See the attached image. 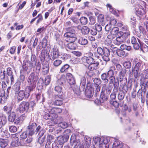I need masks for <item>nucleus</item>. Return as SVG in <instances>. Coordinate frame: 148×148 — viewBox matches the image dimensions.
<instances>
[{"mask_svg": "<svg viewBox=\"0 0 148 148\" xmlns=\"http://www.w3.org/2000/svg\"><path fill=\"white\" fill-rule=\"evenodd\" d=\"M83 62L84 63H86L89 64L93 63L95 61L94 59L91 56H84L82 58Z\"/></svg>", "mask_w": 148, "mask_h": 148, "instance_id": "14", "label": "nucleus"}, {"mask_svg": "<svg viewBox=\"0 0 148 148\" xmlns=\"http://www.w3.org/2000/svg\"><path fill=\"white\" fill-rule=\"evenodd\" d=\"M111 33L114 35L118 34V36H119V34L120 32H119V29L118 27H114L112 29Z\"/></svg>", "mask_w": 148, "mask_h": 148, "instance_id": "39", "label": "nucleus"}, {"mask_svg": "<svg viewBox=\"0 0 148 148\" xmlns=\"http://www.w3.org/2000/svg\"><path fill=\"white\" fill-rule=\"evenodd\" d=\"M66 45V47L69 49L71 50L75 49L76 48L75 44L74 42H69Z\"/></svg>", "mask_w": 148, "mask_h": 148, "instance_id": "32", "label": "nucleus"}, {"mask_svg": "<svg viewBox=\"0 0 148 148\" xmlns=\"http://www.w3.org/2000/svg\"><path fill=\"white\" fill-rule=\"evenodd\" d=\"M86 84V78L84 77H82L81 79V82L79 88H78V87L76 86V88H75V89H73V92L77 94H79L80 92L84 90L85 88Z\"/></svg>", "mask_w": 148, "mask_h": 148, "instance_id": "5", "label": "nucleus"}, {"mask_svg": "<svg viewBox=\"0 0 148 148\" xmlns=\"http://www.w3.org/2000/svg\"><path fill=\"white\" fill-rule=\"evenodd\" d=\"M47 142L52 143H54L55 141L54 137L53 135H48L47 138Z\"/></svg>", "mask_w": 148, "mask_h": 148, "instance_id": "37", "label": "nucleus"}, {"mask_svg": "<svg viewBox=\"0 0 148 148\" xmlns=\"http://www.w3.org/2000/svg\"><path fill=\"white\" fill-rule=\"evenodd\" d=\"M63 100L57 99L53 103V104L56 106H61L63 103Z\"/></svg>", "mask_w": 148, "mask_h": 148, "instance_id": "44", "label": "nucleus"}, {"mask_svg": "<svg viewBox=\"0 0 148 148\" xmlns=\"http://www.w3.org/2000/svg\"><path fill=\"white\" fill-rule=\"evenodd\" d=\"M99 64L98 62L95 61L93 63L89 64L88 66V69L90 71L95 70L97 69Z\"/></svg>", "mask_w": 148, "mask_h": 148, "instance_id": "21", "label": "nucleus"}, {"mask_svg": "<svg viewBox=\"0 0 148 148\" xmlns=\"http://www.w3.org/2000/svg\"><path fill=\"white\" fill-rule=\"evenodd\" d=\"M97 32H101L102 29V27L100 24H96L94 26Z\"/></svg>", "mask_w": 148, "mask_h": 148, "instance_id": "59", "label": "nucleus"}, {"mask_svg": "<svg viewBox=\"0 0 148 148\" xmlns=\"http://www.w3.org/2000/svg\"><path fill=\"white\" fill-rule=\"evenodd\" d=\"M36 97L37 101H39L40 103L42 102H43L44 101V99L43 95H41L40 94H37L36 95Z\"/></svg>", "mask_w": 148, "mask_h": 148, "instance_id": "42", "label": "nucleus"}, {"mask_svg": "<svg viewBox=\"0 0 148 148\" xmlns=\"http://www.w3.org/2000/svg\"><path fill=\"white\" fill-rule=\"evenodd\" d=\"M48 38V36H45L44 38L43 39L42 44L43 47L44 46L45 47H46L47 46V39Z\"/></svg>", "mask_w": 148, "mask_h": 148, "instance_id": "46", "label": "nucleus"}, {"mask_svg": "<svg viewBox=\"0 0 148 148\" xmlns=\"http://www.w3.org/2000/svg\"><path fill=\"white\" fill-rule=\"evenodd\" d=\"M78 43L81 45H87L88 41L84 37H80L78 41Z\"/></svg>", "mask_w": 148, "mask_h": 148, "instance_id": "27", "label": "nucleus"}, {"mask_svg": "<svg viewBox=\"0 0 148 148\" xmlns=\"http://www.w3.org/2000/svg\"><path fill=\"white\" fill-rule=\"evenodd\" d=\"M13 141L12 142L11 145L12 146L16 147L21 145V143L22 142L20 140V141L19 142V139L17 137H15L13 138Z\"/></svg>", "mask_w": 148, "mask_h": 148, "instance_id": "23", "label": "nucleus"}, {"mask_svg": "<svg viewBox=\"0 0 148 148\" xmlns=\"http://www.w3.org/2000/svg\"><path fill=\"white\" fill-rule=\"evenodd\" d=\"M89 32L91 34L94 36L96 35L97 33V31L94 26L91 27Z\"/></svg>", "mask_w": 148, "mask_h": 148, "instance_id": "48", "label": "nucleus"}, {"mask_svg": "<svg viewBox=\"0 0 148 148\" xmlns=\"http://www.w3.org/2000/svg\"><path fill=\"white\" fill-rule=\"evenodd\" d=\"M64 36L66 38V41L69 42H74L77 39L76 34L65 33Z\"/></svg>", "mask_w": 148, "mask_h": 148, "instance_id": "9", "label": "nucleus"}, {"mask_svg": "<svg viewBox=\"0 0 148 148\" xmlns=\"http://www.w3.org/2000/svg\"><path fill=\"white\" fill-rule=\"evenodd\" d=\"M9 130L12 132H15L17 130V127L14 125H12L9 127Z\"/></svg>", "mask_w": 148, "mask_h": 148, "instance_id": "62", "label": "nucleus"}, {"mask_svg": "<svg viewBox=\"0 0 148 148\" xmlns=\"http://www.w3.org/2000/svg\"><path fill=\"white\" fill-rule=\"evenodd\" d=\"M29 103L25 101H22L19 106V110L21 112L23 113L24 111L27 112L29 110Z\"/></svg>", "mask_w": 148, "mask_h": 148, "instance_id": "12", "label": "nucleus"}, {"mask_svg": "<svg viewBox=\"0 0 148 148\" xmlns=\"http://www.w3.org/2000/svg\"><path fill=\"white\" fill-rule=\"evenodd\" d=\"M130 19L131 23L133 25V27H134L136 23V19L135 18L134 16H131Z\"/></svg>", "mask_w": 148, "mask_h": 148, "instance_id": "64", "label": "nucleus"}, {"mask_svg": "<svg viewBox=\"0 0 148 148\" xmlns=\"http://www.w3.org/2000/svg\"><path fill=\"white\" fill-rule=\"evenodd\" d=\"M124 92L120 91L118 94V98L119 100H122L124 99Z\"/></svg>", "mask_w": 148, "mask_h": 148, "instance_id": "52", "label": "nucleus"}, {"mask_svg": "<svg viewBox=\"0 0 148 148\" xmlns=\"http://www.w3.org/2000/svg\"><path fill=\"white\" fill-rule=\"evenodd\" d=\"M55 98L56 99H60L63 100L64 98V95L62 92H58L57 95H55Z\"/></svg>", "mask_w": 148, "mask_h": 148, "instance_id": "38", "label": "nucleus"}, {"mask_svg": "<svg viewBox=\"0 0 148 148\" xmlns=\"http://www.w3.org/2000/svg\"><path fill=\"white\" fill-rule=\"evenodd\" d=\"M101 87L99 86H95V88H94L95 90V95L96 96L99 95L100 90Z\"/></svg>", "mask_w": 148, "mask_h": 148, "instance_id": "49", "label": "nucleus"}, {"mask_svg": "<svg viewBox=\"0 0 148 148\" xmlns=\"http://www.w3.org/2000/svg\"><path fill=\"white\" fill-rule=\"evenodd\" d=\"M27 133L26 131L24 132L21 135L20 140L21 142L24 141V140L27 137Z\"/></svg>", "mask_w": 148, "mask_h": 148, "instance_id": "43", "label": "nucleus"}, {"mask_svg": "<svg viewBox=\"0 0 148 148\" xmlns=\"http://www.w3.org/2000/svg\"><path fill=\"white\" fill-rule=\"evenodd\" d=\"M115 67L114 66H111L110 68V69L107 73V75L109 76L114 77L113 76L114 74V71L115 70Z\"/></svg>", "mask_w": 148, "mask_h": 148, "instance_id": "28", "label": "nucleus"}, {"mask_svg": "<svg viewBox=\"0 0 148 148\" xmlns=\"http://www.w3.org/2000/svg\"><path fill=\"white\" fill-rule=\"evenodd\" d=\"M108 76L106 73H103L101 75V78L104 82V83L107 84L109 80L108 79Z\"/></svg>", "mask_w": 148, "mask_h": 148, "instance_id": "33", "label": "nucleus"}, {"mask_svg": "<svg viewBox=\"0 0 148 148\" xmlns=\"http://www.w3.org/2000/svg\"><path fill=\"white\" fill-rule=\"evenodd\" d=\"M126 70L125 69H123L120 71L119 73L120 79H122L124 77L126 74Z\"/></svg>", "mask_w": 148, "mask_h": 148, "instance_id": "40", "label": "nucleus"}, {"mask_svg": "<svg viewBox=\"0 0 148 148\" xmlns=\"http://www.w3.org/2000/svg\"><path fill=\"white\" fill-rule=\"evenodd\" d=\"M45 56L43 54V53H42L41 57L40 58L41 61L42 62V68H49V62L46 60H45Z\"/></svg>", "mask_w": 148, "mask_h": 148, "instance_id": "16", "label": "nucleus"}, {"mask_svg": "<svg viewBox=\"0 0 148 148\" xmlns=\"http://www.w3.org/2000/svg\"><path fill=\"white\" fill-rule=\"evenodd\" d=\"M59 57L62 59L66 60L69 59L71 57V56L69 54L64 52H61L60 53Z\"/></svg>", "mask_w": 148, "mask_h": 148, "instance_id": "24", "label": "nucleus"}, {"mask_svg": "<svg viewBox=\"0 0 148 148\" xmlns=\"http://www.w3.org/2000/svg\"><path fill=\"white\" fill-rule=\"evenodd\" d=\"M143 91L142 88L139 89L137 92V96L139 99H142L143 98Z\"/></svg>", "mask_w": 148, "mask_h": 148, "instance_id": "56", "label": "nucleus"}, {"mask_svg": "<svg viewBox=\"0 0 148 148\" xmlns=\"http://www.w3.org/2000/svg\"><path fill=\"white\" fill-rule=\"evenodd\" d=\"M50 55L49 56L50 59L51 60H54L58 58L59 56L60 53L59 52L58 49L54 47L52 49Z\"/></svg>", "mask_w": 148, "mask_h": 148, "instance_id": "8", "label": "nucleus"}, {"mask_svg": "<svg viewBox=\"0 0 148 148\" xmlns=\"http://www.w3.org/2000/svg\"><path fill=\"white\" fill-rule=\"evenodd\" d=\"M80 21L81 23L82 24L86 25L88 22L87 19L85 17H82L80 18Z\"/></svg>", "mask_w": 148, "mask_h": 148, "instance_id": "51", "label": "nucleus"}, {"mask_svg": "<svg viewBox=\"0 0 148 148\" xmlns=\"http://www.w3.org/2000/svg\"><path fill=\"white\" fill-rule=\"evenodd\" d=\"M70 65L67 64H65L62 65L60 68V72L61 73H66L67 72L69 69Z\"/></svg>", "mask_w": 148, "mask_h": 148, "instance_id": "26", "label": "nucleus"}, {"mask_svg": "<svg viewBox=\"0 0 148 148\" xmlns=\"http://www.w3.org/2000/svg\"><path fill=\"white\" fill-rule=\"evenodd\" d=\"M26 66L27 69L28 67H32L34 68V70L36 69V72L38 73L39 72L40 68L41 65L40 62H36V58L35 54H32L31 57V62L27 61H26V62L23 64V67H25Z\"/></svg>", "mask_w": 148, "mask_h": 148, "instance_id": "2", "label": "nucleus"}, {"mask_svg": "<svg viewBox=\"0 0 148 148\" xmlns=\"http://www.w3.org/2000/svg\"><path fill=\"white\" fill-rule=\"evenodd\" d=\"M94 90L92 87L86 88L85 91V95L86 97L90 98L93 95Z\"/></svg>", "mask_w": 148, "mask_h": 148, "instance_id": "15", "label": "nucleus"}, {"mask_svg": "<svg viewBox=\"0 0 148 148\" xmlns=\"http://www.w3.org/2000/svg\"><path fill=\"white\" fill-rule=\"evenodd\" d=\"M85 143L87 145V147L89 146L91 143V139L88 136H86L84 138Z\"/></svg>", "mask_w": 148, "mask_h": 148, "instance_id": "47", "label": "nucleus"}, {"mask_svg": "<svg viewBox=\"0 0 148 148\" xmlns=\"http://www.w3.org/2000/svg\"><path fill=\"white\" fill-rule=\"evenodd\" d=\"M62 63V61L61 60L57 59L54 61L53 64L55 66L57 67L60 66Z\"/></svg>", "mask_w": 148, "mask_h": 148, "instance_id": "45", "label": "nucleus"}, {"mask_svg": "<svg viewBox=\"0 0 148 148\" xmlns=\"http://www.w3.org/2000/svg\"><path fill=\"white\" fill-rule=\"evenodd\" d=\"M62 111L61 108H53L50 110V112L51 114V116H55L57 114L60 113Z\"/></svg>", "mask_w": 148, "mask_h": 148, "instance_id": "17", "label": "nucleus"}, {"mask_svg": "<svg viewBox=\"0 0 148 148\" xmlns=\"http://www.w3.org/2000/svg\"><path fill=\"white\" fill-rule=\"evenodd\" d=\"M132 70L133 75L135 78H136L139 76L140 74L139 72L140 70L138 69L135 66L134 67L133 66L132 68Z\"/></svg>", "mask_w": 148, "mask_h": 148, "instance_id": "25", "label": "nucleus"}, {"mask_svg": "<svg viewBox=\"0 0 148 148\" xmlns=\"http://www.w3.org/2000/svg\"><path fill=\"white\" fill-rule=\"evenodd\" d=\"M6 121L7 119L5 115L2 113H0V128L6 124Z\"/></svg>", "mask_w": 148, "mask_h": 148, "instance_id": "19", "label": "nucleus"}, {"mask_svg": "<svg viewBox=\"0 0 148 148\" xmlns=\"http://www.w3.org/2000/svg\"><path fill=\"white\" fill-rule=\"evenodd\" d=\"M123 65L125 69H130L131 67V63L130 61L127 60L123 63Z\"/></svg>", "mask_w": 148, "mask_h": 148, "instance_id": "34", "label": "nucleus"}, {"mask_svg": "<svg viewBox=\"0 0 148 148\" xmlns=\"http://www.w3.org/2000/svg\"><path fill=\"white\" fill-rule=\"evenodd\" d=\"M21 82H17L14 85V90L15 91V94L18 92L20 89Z\"/></svg>", "mask_w": 148, "mask_h": 148, "instance_id": "29", "label": "nucleus"}, {"mask_svg": "<svg viewBox=\"0 0 148 148\" xmlns=\"http://www.w3.org/2000/svg\"><path fill=\"white\" fill-rule=\"evenodd\" d=\"M62 86H60V85H56L55 87V91L58 92H62Z\"/></svg>", "mask_w": 148, "mask_h": 148, "instance_id": "60", "label": "nucleus"}, {"mask_svg": "<svg viewBox=\"0 0 148 148\" xmlns=\"http://www.w3.org/2000/svg\"><path fill=\"white\" fill-rule=\"evenodd\" d=\"M46 111L47 112H45L44 116V118L45 119H50L49 121H51V119L53 118L54 116H53V117L51 116V114L50 112V110L49 111L46 110Z\"/></svg>", "mask_w": 148, "mask_h": 148, "instance_id": "31", "label": "nucleus"}, {"mask_svg": "<svg viewBox=\"0 0 148 148\" xmlns=\"http://www.w3.org/2000/svg\"><path fill=\"white\" fill-rule=\"evenodd\" d=\"M90 29L88 27L84 26L82 27L81 32L83 34H87L89 32Z\"/></svg>", "mask_w": 148, "mask_h": 148, "instance_id": "35", "label": "nucleus"}, {"mask_svg": "<svg viewBox=\"0 0 148 148\" xmlns=\"http://www.w3.org/2000/svg\"><path fill=\"white\" fill-rule=\"evenodd\" d=\"M63 118L62 117L59 116H58L57 115L53 116V119L51 120V121H48V124L50 125L53 126L54 125L59 123V124L60 123V122L63 121Z\"/></svg>", "mask_w": 148, "mask_h": 148, "instance_id": "10", "label": "nucleus"}, {"mask_svg": "<svg viewBox=\"0 0 148 148\" xmlns=\"http://www.w3.org/2000/svg\"><path fill=\"white\" fill-rule=\"evenodd\" d=\"M51 77L49 76H47L45 79V84L46 85H48L50 82Z\"/></svg>", "mask_w": 148, "mask_h": 148, "instance_id": "63", "label": "nucleus"}, {"mask_svg": "<svg viewBox=\"0 0 148 148\" xmlns=\"http://www.w3.org/2000/svg\"><path fill=\"white\" fill-rule=\"evenodd\" d=\"M71 132V130L69 129H67L65 131V133L66 134H64L63 136H60L58 137V143L60 145H62L68 140L70 133Z\"/></svg>", "mask_w": 148, "mask_h": 148, "instance_id": "6", "label": "nucleus"}, {"mask_svg": "<svg viewBox=\"0 0 148 148\" xmlns=\"http://www.w3.org/2000/svg\"><path fill=\"white\" fill-rule=\"evenodd\" d=\"M135 9L137 15L140 18V19H143L144 17L142 16L145 15V12L143 7L140 5H138V7H136Z\"/></svg>", "mask_w": 148, "mask_h": 148, "instance_id": "11", "label": "nucleus"}, {"mask_svg": "<svg viewBox=\"0 0 148 148\" xmlns=\"http://www.w3.org/2000/svg\"><path fill=\"white\" fill-rule=\"evenodd\" d=\"M38 79V76H35L34 73H32L30 74L27 80L28 86L25 88V91L21 90L16 93L17 100L19 101H22L24 97L27 98L29 97L30 92L32 91L36 87V80Z\"/></svg>", "mask_w": 148, "mask_h": 148, "instance_id": "1", "label": "nucleus"}, {"mask_svg": "<svg viewBox=\"0 0 148 148\" xmlns=\"http://www.w3.org/2000/svg\"><path fill=\"white\" fill-rule=\"evenodd\" d=\"M93 82L95 84V86H99L101 83V81L99 78H95L93 80Z\"/></svg>", "mask_w": 148, "mask_h": 148, "instance_id": "58", "label": "nucleus"}, {"mask_svg": "<svg viewBox=\"0 0 148 148\" xmlns=\"http://www.w3.org/2000/svg\"><path fill=\"white\" fill-rule=\"evenodd\" d=\"M115 78L114 77H110L109 78V85H111L112 84L114 85L115 86L114 83L115 82Z\"/></svg>", "mask_w": 148, "mask_h": 148, "instance_id": "53", "label": "nucleus"}, {"mask_svg": "<svg viewBox=\"0 0 148 148\" xmlns=\"http://www.w3.org/2000/svg\"><path fill=\"white\" fill-rule=\"evenodd\" d=\"M99 53L101 56L106 55L109 56L110 52L109 49L106 47H103L102 48L100 47H98Z\"/></svg>", "mask_w": 148, "mask_h": 148, "instance_id": "13", "label": "nucleus"}, {"mask_svg": "<svg viewBox=\"0 0 148 148\" xmlns=\"http://www.w3.org/2000/svg\"><path fill=\"white\" fill-rule=\"evenodd\" d=\"M112 148H122V145L119 144L118 141H116L113 144Z\"/></svg>", "mask_w": 148, "mask_h": 148, "instance_id": "50", "label": "nucleus"}, {"mask_svg": "<svg viewBox=\"0 0 148 148\" xmlns=\"http://www.w3.org/2000/svg\"><path fill=\"white\" fill-rule=\"evenodd\" d=\"M16 118V114L14 112H11L8 116V120L9 121L11 122H13Z\"/></svg>", "mask_w": 148, "mask_h": 148, "instance_id": "30", "label": "nucleus"}, {"mask_svg": "<svg viewBox=\"0 0 148 148\" xmlns=\"http://www.w3.org/2000/svg\"><path fill=\"white\" fill-rule=\"evenodd\" d=\"M120 83L122 86L126 85L127 79L126 77H123L122 79H120Z\"/></svg>", "mask_w": 148, "mask_h": 148, "instance_id": "61", "label": "nucleus"}, {"mask_svg": "<svg viewBox=\"0 0 148 148\" xmlns=\"http://www.w3.org/2000/svg\"><path fill=\"white\" fill-rule=\"evenodd\" d=\"M37 125V124L35 123L30 122L29 123L26 130L29 136H31L35 134L36 132L37 133L40 130L41 127L40 125H38L36 129Z\"/></svg>", "mask_w": 148, "mask_h": 148, "instance_id": "4", "label": "nucleus"}, {"mask_svg": "<svg viewBox=\"0 0 148 148\" xmlns=\"http://www.w3.org/2000/svg\"><path fill=\"white\" fill-rule=\"evenodd\" d=\"M59 126L62 128L65 129L68 126V124L65 122H61L59 124Z\"/></svg>", "mask_w": 148, "mask_h": 148, "instance_id": "55", "label": "nucleus"}, {"mask_svg": "<svg viewBox=\"0 0 148 148\" xmlns=\"http://www.w3.org/2000/svg\"><path fill=\"white\" fill-rule=\"evenodd\" d=\"M66 82V79L64 75H62L56 82V85L63 86Z\"/></svg>", "mask_w": 148, "mask_h": 148, "instance_id": "20", "label": "nucleus"}, {"mask_svg": "<svg viewBox=\"0 0 148 148\" xmlns=\"http://www.w3.org/2000/svg\"><path fill=\"white\" fill-rule=\"evenodd\" d=\"M76 27H68L66 28V29L67 31L66 33H73V34H75V29Z\"/></svg>", "mask_w": 148, "mask_h": 148, "instance_id": "36", "label": "nucleus"}, {"mask_svg": "<svg viewBox=\"0 0 148 148\" xmlns=\"http://www.w3.org/2000/svg\"><path fill=\"white\" fill-rule=\"evenodd\" d=\"M32 140L33 138L31 137H28L25 141H24L22 142L21 145H26L27 144L31 143Z\"/></svg>", "mask_w": 148, "mask_h": 148, "instance_id": "41", "label": "nucleus"}, {"mask_svg": "<svg viewBox=\"0 0 148 148\" xmlns=\"http://www.w3.org/2000/svg\"><path fill=\"white\" fill-rule=\"evenodd\" d=\"M111 88L110 86H108L106 87V85L105 84H103L101 91L100 94V103H103L104 101L107 100L108 97L111 93Z\"/></svg>", "mask_w": 148, "mask_h": 148, "instance_id": "3", "label": "nucleus"}, {"mask_svg": "<svg viewBox=\"0 0 148 148\" xmlns=\"http://www.w3.org/2000/svg\"><path fill=\"white\" fill-rule=\"evenodd\" d=\"M139 29L138 31H136V34L137 36L140 37L141 36V30L143 29V27L141 26H140L139 27Z\"/></svg>", "mask_w": 148, "mask_h": 148, "instance_id": "57", "label": "nucleus"}, {"mask_svg": "<svg viewBox=\"0 0 148 148\" xmlns=\"http://www.w3.org/2000/svg\"><path fill=\"white\" fill-rule=\"evenodd\" d=\"M66 76L69 84L73 85L75 83V79L73 75L70 73H68L66 74Z\"/></svg>", "mask_w": 148, "mask_h": 148, "instance_id": "18", "label": "nucleus"}, {"mask_svg": "<svg viewBox=\"0 0 148 148\" xmlns=\"http://www.w3.org/2000/svg\"><path fill=\"white\" fill-rule=\"evenodd\" d=\"M116 53L117 55L119 57H126L128 56V53H125V52L121 49H118L116 51Z\"/></svg>", "mask_w": 148, "mask_h": 148, "instance_id": "22", "label": "nucleus"}, {"mask_svg": "<svg viewBox=\"0 0 148 148\" xmlns=\"http://www.w3.org/2000/svg\"><path fill=\"white\" fill-rule=\"evenodd\" d=\"M45 138V135L42 137L39 136L38 138V142L41 145L44 142Z\"/></svg>", "mask_w": 148, "mask_h": 148, "instance_id": "54", "label": "nucleus"}, {"mask_svg": "<svg viewBox=\"0 0 148 148\" xmlns=\"http://www.w3.org/2000/svg\"><path fill=\"white\" fill-rule=\"evenodd\" d=\"M119 34V36L116 38V40L117 42L122 43L125 42L127 36L130 35L129 32H127L123 33L122 32H120Z\"/></svg>", "mask_w": 148, "mask_h": 148, "instance_id": "7", "label": "nucleus"}]
</instances>
